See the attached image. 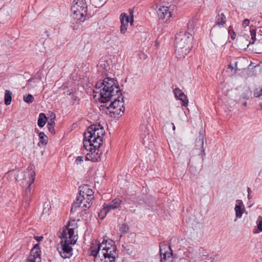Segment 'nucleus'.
Returning <instances> with one entry per match:
<instances>
[{
	"label": "nucleus",
	"instance_id": "32",
	"mask_svg": "<svg viewBox=\"0 0 262 262\" xmlns=\"http://www.w3.org/2000/svg\"><path fill=\"white\" fill-rule=\"evenodd\" d=\"M251 95V91L249 89H246L245 91L242 94V97L246 100L249 99Z\"/></svg>",
	"mask_w": 262,
	"mask_h": 262
},
{
	"label": "nucleus",
	"instance_id": "48",
	"mask_svg": "<svg viewBox=\"0 0 262 262\" xmlns=\"http://www.w3.org/2000/svg\"><path fill=\"white\" fill-rule=\"evenodd\" d=\"M235 36H236V33L235 32H232V35H231V38H232V39H234L235 38Z\"/></svg>",
	"mask_w": 262,
	"mask_h": 262
},
{
	"label": "nucleus",
	"instance_id": "24",
	"mask_svg": "<svg viewBox=\"0 0 262 262\" xmlns=\"http://www.w3.org/2000/svg\"><path fill=\"white\" fill-rule=\"evenodd\" d=\"M12 93L8 90H6L5 93L4 101L6 105L10 104L12 100Z\"/></svg>",
	"mask_w": 262,
	"mask_h": 262
},
{
	"label": "nucleus",
	"instance_id": "1",
	"mask_svg": "<svg viewBox=\"0 0 262 262\" xmlns=\"http://www.w3.org/2000/svg\"><path fill=\"white\" fill-rule=\"evenodd\" d=\"M76 228L75 221H70L68 225L63 229L61 237L64 239L60 242L57 248L60 256L63 258H70L72 255L71 245H74L77 239L75 230Z\"/></svg>",
	"mask_w": 262,
	"mask_h": 262
},
{
	"label": "nucleus",
	"instance_id": "7",
	"mask_svg": "<svg viewBox=\"0 0 262 262\" xmlns=\"http://www.w3.org/2000/svg\"><path fill=\"white\" fill-rule=\"evenodd\" d=\"M91 254L93 256L99 255L100 257L108 256L115 258L117 255L116 247L114 245L102 243L98 245L97 249L92 250Z\"/></svg>",
	"mask_w": 262,
	"mask_h": 262
},
{
	"label": "nucleus",
	"instance_id": "49",
	"mask_svg": "<svg viewBox=\"0 0 262 262\" xmlns=\"http://www.w3.org/2000/svg\"><path fill=\"white\" fill-rule=\"evenodd\" d=\"M145 138H146V136L143 139V144H145V142H146Z\"/></svg>",
	"mask_w": 262,
	"mask_h": 262
},
{
	"label": "nucleus",
	"instance_id": "17",
	"mask_svg": "<svg viewBox=\"0 0 262 262\" xmlns=\"http://www.w3.org/2000/svg\"><path fill=\"white\" fill-rule=\"evenodd\" d=\"M244 207L243 202L241 200H237L236 201L235 206L234 210L235 211V216L237 218H241L243 214V210L244 208H242Z\"/></svg>",
	"mask_w": 262,
	"mask_h": 262
},
{
	"label": "nucleus",
	"instance_id": "26",
	"mask_svg": "<svg viewBox=\"0 0 262 262\" xmlns=\"http://www.w3.org/2000/svg\"><path fill=\"white\" fill-rule=\"evenodd\" d=\"M252 44L253 45V47L252 48V50L254 51L256 53H260L262 52V42H257L256 43H254L252 42Z\"/></svg>",
	"mask_w": 262,
	"mask_h": 262
},
{
	"label": "nucleus",
	"instance_id": "14",
	"mask_svg": "<svg viewBox=\"0 0 262 262\" xmlns=\"http://www.w3.org/2000/svg\"><path fill=\"white\" fill-rule=\"evenodd\" d=\"M120 21L121 23L120 32L122 34H125L127 31L128 23H130L129 16L125 13H122L120 15Z\"/></svg>",
	"mask_w": 262,
	"mask_h": 262
},
{
	"label": "nucleus",
	"instance_id": "3",
	"mask_svg": "<svg viewBox=\"0 0 262 262\" xmlns=\"http://www.w3.org/2000/svg\"><path fill=\"white\" fill-rule=\"evenodd\" d=\"M192 35L190 32H180L176 36L175 54L177 58L185 57L190 52L192 47L191 41Z\"/></svg>",
	"mask_w": 262,
	"mask_h": 262
},
{
	"label": "nucleus",
	"instance_id": "30",
	"mask_svg": "<svg viewBox=\"0 0 262 262\" xmlns=\"http://www.w3.org/2000/svg\"><path fill=\"white\" fill-rule=\"evenodd\" d=\"M101 103H103V104H102L100 106L101 108H102V109H103L104 108H106L107 110H110V111H111L112 110V108H110V107H108V106L109 105L108 102L110 101L111 102V98H110L109 100H107L101 97Z\"/></svg>",
	"mask_w": 262,
	"mask_h": 262
},
{
	"label": "nucleus",
	"instance_id": "2",
	"mask_svg": "<svg viewBox=\"0 0 262 262\" xmlns=\"http://www.w3.org/2000/svg\"><path fill=\"white\" fill-rule=\"evenodd\" d=\"M226 23V17L224 13L219 14L215 17V24L210 31L211 39L213 43L216 46H223L227 42L230 29L224 27Z\"/></svg>",
	"mask_w": 262,
	"mask_h": 262
},
{
	"label": "nucleus",
	"instance_id": "12",
	"mask_svg": "<svg viewBox=\"0 0 262 262\" xmlns=\"http://www.w3.org/2000/svg\"><path fill=\"white\" fill-rule=\"evenodd\" d=\"M122 203V201L118 198L113 200L109 204H104L101 213L106 214L111 209L118 208Z\"/></svg>",
	"mask_w": 262,
	"mask_h": 262
},
{
	"label": "nucleus",
	"instance_id": "11",
	"mask_svg": "<svg viewBox=\"0 0 262 262\" xmlns=\"http://www.w3.org/2000/svg\"><path fill=\"white\" fill-rule=\"evenodd\" d=\"M27 262H41L40 250L39 245L35 244L32 249Z\"/></svg>",
	"mask_w": 262,
	"mask_h": 262
},
{
	"label": "nucleus",
	"instance_id": "27",
	"mask_svg": "<svg viewBox=\"0 0 262 262\" xmlns=\"http://www.w3.org/2000/svg\"><path fill=\"white\" fill-rule=\"evenodd\" d=\"M91 201L89 200H85L83 201V203L80 204V206L77 207V209L81 208V210H86L88 208H89L91 206Z\"/></svg>",
	"mask_w": 262,
	"mask_h": 262
},
{
	"label": "nucleus",
	"instance_id": "20",
	"mask_svg": "<svg viewBox=\"0 0 262 262\" xmlns=\"http://www.w3.org/2000/svg\"><path fill=\"white\" fill-rule=\"evenodd\" d=\"M94 141L92 140L91 138H85V133L84 134V139H83V147L87 150L89 151L91 149V147L96 148L97 146H95V143H94Z\"/></svg>",
	"mask_w": 262,
	"mask_h": 262
},
{
	"label": "nucleus",
	"instance_id": "8",
	"mask_svg": "<svg viewBox=\"0 0 262 262\" xmlns=\"http://www.w3.org/2000/svg\"><path fill=\"white\" fill-rule=\"evenodd\" d=\"M108 107L112 108L110 113L118 115H122L123 114L124 111L123 98L121 92L114 94V96L111 97V101Z\"/></svg>",
	"mask_w": 262,
	"mask_h": 262
},
{
	"label": "nucleus",
	"instance_id": "31",
	"mask_svg": "<svg viewBox=\"0 0 262 262\" xmlns=\"http://www.w3.org/2000/svg\"><path fill=\"white\" fill-rule=\"evenodd\" d=\"M71 10L73 12V14H72V17L73 18H77V14H79L81 16H85V15L86 14H81L82 13V11H78L77 10V8H76V7H72L71 8Z\"/></svg>",
	"mask_w": 262,
	"mask_h": 262
},
{
	"label": "nucleus",
	"instance_id": "34",
	"mask_svg": "<svg viewBox=\"0 0 262 262\" xmlns=\"http://www.w3.org/2000/svg\"><path fill=\"white\" fill-rule=\"evenodd\" d=\"M40 80L37 79L35 78H31L27 82V86L29 88H32L33 87V84L35 83H38L39 82Z\"/></svg>",
	"mask_w": 262,
	"mask_h": 262
},
{
	"label": "nucleus",
	"instance_id": "15",
	"mask_svg": "<svg viewBox=\"0 0 262 262\" xmlns=\"http://www.w3.org/2000/svg\"><path fill=\"white\" fill-rule=\"evenodd\" d=\"M236 43L237 47L241 50L246 49L250 45L248 40L245 36L242 35L238 36Z\"/></svg>",
	"mask_w": 262,
	"mask_h": 262
},
{
	"label": "nucleus",
	"instance_id": "41",
	"mask_svg": "<svg viewBox=\"0 0 262 262\" xmlns=\"http://www.w3.org/2000/svg\"><path fill=\"white\" fill-rule=\"evenodd\" d=\"M70 95H71V99L73 101V102L74 103L75 102H76V101L77 100H78V101L79 100V99H78V97L75 95V94H72V93H69V94Z\"/></svg>",
	"mask_w": 262,
	"mask_h": 262
},
{
	"label": "nucleus",
	"instance_id": "53",
	"mask_svg": "<svg viewBox=\"0 0 262 262\" xmlns=\"http://www.w3.org/2000/svg\"><path fill=\"white\" fill-rule=\"evenodd\" d=\"M248 192L249 193V192H250V188H248Z\"/></svg>",
	"mask_w": 262,
	"mask_h": 262
},
{
	"label": "nucleus",
	"instance_id": "23",
	"mask_svg": "<svg viewBox=\"0 0 262 262\" xmlns=\"http://www.w3.org/2000/svg\"><path fill=\"white\" fill-rule=\"evenodd\" d=\"M162 250L161 249H160V252L161 255V258L160 261L161 262H169L171 261V254L172 253L170 252H165L163 253V256L162 255Z\"/></svg>",
	"mask_w": 262,
	"mask_h": 262
},
{
	"label": "nucleus",
	"instance_id": "16",
	"mask_svg": "<svg viewBox=\"0 0 262 262\" xmlns=\"http://www.w3.org/2000/svg\"><path fill=\"white\" fill-rule=\"evenodd\" d=\"M72 7H76L78 11H82V14L87 13V5L83 0H76Z\"/></svg>",
	"mask_w": 262,
	"mask_h": 262
},
{
	"label": "nucleus",
	"instance_id": "51",
	"mask_svg": "<svg viewBox=\"0 0 262 262\" xmlns=\"http://www.w3.org/2000/svg\"><path fill=\"white\" fill-rule=\"evenodd\" d=\"M243 106H247V102H245L243 103Z\"/></svg>",
	"mask_w": 262,
	"mask_h": 262
},
{
	"label": "nucleus",
	"instance_id": "29",
	"mask_svg": "<svg viewBox=\"0 0 262 262\" xmlns=\"http://www.w3.org/2000/svg\"><path fill=\"white\" fill-rule=\"evenodd\" d=\"M40 139V142L43 145H46L48 143V137L43 132H40L38 134Z\"/></svg>",
	"mask_w": 262,
	"mask_h": 262
},
{
	"label": "nucleus",
	"instance_id": "13",
	"mask_svg": "<svg viewBox=\"0 0 262 262\" xmlns=\"http://www.w3.org/2000/svg\"><path fill=\"white\" fill-rule=\"evenodd\" d=\"M157 14L160 18L165 21H167L172 16L169 8L166 6L160 7L157 10Z\"/></svg>",
	"mask_w": 262,
	"mask_h": 262
},
{
	"label": "nucleus",
	"instance_id": "44",
	"mask_svg": "<svg viewBox=\"0 0 262 262\" xmlns=\"http://www.w3.org/2000/svg\"><path fill=\"white\" fill-rule=\"evenodd\" d=\"M55 118V116L54 115L53 118H51L48 122V126H52L54 124V119Z\"/></svg>",
	"mask_w": 262,
	"mask_h": 262
},
{
	"label": "nucleus",
	"instance_id": "28",
	"mask_svg": "<svg viewBox=\"0 0 262 262\" xmlns=\"http://www.w3.org/2000/svg\"><path fill=\"white\" fill-rule=\"evenodd\" d=\"M195 26V22L194 20H190L187 24V32H190L192 35V33L193 31Z\"/></svg>",
	"mask_w": 262,
	"mask_h": 262
},
{
	"label": "nucleus",
	"instance_id": "37",
	"mask_svg": "<svg viewBox=\"0 0 262 262\" xmlns=\"http://www.w3.org/2000/svg\"><path fill=\"white\" fill-rule=\"evenodd\" d=\"M77 18H73V19L76 20L77 23H81V22H83L85 20V16H81L79 14H77Z\"/></svg>",
	"mask_w": 262,
	"mask_h": 262
},
{
	"label": "nucleus",
	"instance_id": "52",
	"mask_svg": "<svg viewBox=\"0 0 262 262\" xmlns=\"http://www.w3.org/2000/svg\"><path fill=\"white\" fill-rule=\"evenodd\" d=\"M35 130L36 132H38V129L37 128H35Z\"/></svg>",
	"mask_w": 262,
	"mask_h": 262
},
{
	"label": "nucleus",
	"instance_id": "19",
	"mask_svg": "<svg viewBox=\"0 0 262 262\" xmlns=\"http://www.w3.org/2000/svg\"><path fill=\"white\" fill-rule=\"evenodd\" d=\"M204 135L203 134L200 133L199 136L195 141V146L198 149L200 150V155L204 154Z\"/></svg>",
	"mask_w": 262,
	"mask_h": 262
},
{
	"label": "nucleus",
	"instance_id": "36",
	"mask_svg": "<svg viewBox=\"0 0 262 262\" xmlns=\"http://www.w3.org/2000/svg\"><path fill=\"white\" fill-rule=\"evenodd\" d=\"M254 96L256 98H262V88L256 89L254 92Z\"/></svg>",
	"mask_w": 262,
	"mask_h": 262
},
{
	"label": "nucleus",
	"instance_id": "38",
	"mask_svg": "<svg viewBox=\"0 0 262 262\" xmlns=\"http://www.w3.org/2000/svg\"><path fill=\"white\" fill-rule=\"evenodd\" d=\"M129 15L130 16L131 18H130V25H132L134 23V10L132 9H129L128 10Z\"/></svg>",
	"mask_w": 262,
	"mask_h": 262
},
{
	"label": "nucleus",
	"instance_id": "45",
	"mask_svg": "<svg viewBox=\"0 0 262 262\" xmlns=\"http://www.w3.org/2000/svg\"><path fill=\"white\" fill-rule=\"evenodd\" d=\"M101 212V210L99 212L98 216L101 219H103L106 214H104L103 213L100 214Z\"/></svg>",
	"mask_w": 262,
	"mask_h": 262
},
{
	"label": "nucleus",
	"instance_id": "46",
	"mask_svg": "<svg viewBox=\"0 0 262 262\" xmlns=\"http://www.w3.org/2000/svg\"><path fill=\"white\" fill-rule=\"evenodd\" d=\"M34 237L38 242L42 241V239H43L42 236H35Z\"/></svg>",
	"mask_w": 262,
	"mask_h": 262
},
{
	"label": "nucleus",
	"instance_id": "22",
	"mask_svg": "<svg viewBox=\"0 0 262 262\" xmlns=\"http://www.w3.org/2000/svg\"><path fill=\"white\" fill-rule=\"evenodd\" d=\"M129 231V227L127 223H123L119 225V239H120L122 235L127 233Z\"/></svg>",
	"mask_w": 262,
	"mask_h": 262
},
{
	"label": "nucleus",
	"instance_id": "40",
	"mask_svg": "<svg viewBox=\"0 0 262 262\" xmlns=\"http://www.w3.org/2000/svg\"><path fill=\"white\" fill-rule=\"evenodd\" d=\"M83 158L82 156H78L77 159H76L75 163L77 165H79L82 162H83Z\"/></svg>",
	"mask_w": 262,
	"mask_h": 262
},
{
	"label": "nucleus",
	"instance_id": "47",
	"mask_svg": "<svg viewBox=\"0 0 262 262\" xmlns=\"http://www.w3.org/2000/svg\"><path fill=\"white\" fill-rule=\"evenodd\" d=\"M48 129H49V130L50 132H51V133H53L54 132V127H53V125L49 126Z\"/></svg>",
	"mask_w": 262,
	"mask_h": 262
},
{
	"label": "nucleus",
	"instance_id": "5",
	"mask_svg": "<svg viewBox=\"0 0 262 262\" xmlns=\"http://www.w3.org/2000/svg\"><path fill=\"white\" fill-rule=\"evenodd\" d=\"M94 192L88 185H83L79 188V195L77 196L76 200L73 203L71 212H74L77 211V207L80 206V204L83 201H92L93 199Z\"/></svg>",
	"mask_w": 262,
	"mask_h": 262
},
{
	"label": "nucleus",
	"instance_id": "9",
	"mask_svg": "<svg viewBox=\"0 0 262 262\" xmlns=\"http://www.w3.org/2000/svg\"><path fill=\"white\" fill-rule=\"evenodd\" d=\"M35 175V171L33 170H27L24 173V180L25 182L28 184V187L26 188L25 191V194L27 195V200L30 198L31 193V185L34 181Z\"/></svg>",
	"mask_w": 262,
	"mask_h": 262
},
{
	"label": "nucleus",
	"instance_id": "33",
	"mask_svg": "<svg viewBox=\"0 0 262 262\" xmlns=\"http://www.w3.org/2000/svg\"><path fill=\"white\" fill-rule=\"evenodd\" d=\"M24 100L28 103L33 102L34 100V97L31 94H28L26 96H24Z\"/></svg>",
	"mask_w": 262,
	"mask_h": 262
},
{
	"label": "nucleus",
	"instance_id": "50",
	"mask_svg": "<svg viewBox=\"0 0 262 262\" xmlns=\"http://www.w3.org/2000/svg\"><path fill=\"white\" fill-rule=\"evenodd\" d=\"M171 125L172 126L173 130H174L176 128V127H175L174 124L172 123H171Z\"/></svg>",
	"mask_w": 262,
	"mask_h": 262
},
{
	"label": "nucleus",
	"instance_id": "6",
	"mask_svg": "<svg viewBox=\"0 0 262 262\" xmlns=\"http://www.w3.org/2000/svg\"><path fill=\"white\" fill-rule=\"evenodd\" d=\"M105 134V131L103 127L100 125H91L87 129L85 133V138H90L95 143V146L100 147L102 144V137Z\"/></svg>",
	"mask_w": 262,
	"mask_h": 262
},
{
	"label": "nucleus",
	"instance_id": "10",
	"mask_svg": "<svg viewBox=\"0 0 262 262\" xmlns=\"http://www.w3.org/2000/svg\"><path fill=\"white\" fill-rule=\"evenodd\" d=\"M100 147L96 148L91 147V149L89 150L86 154L85 159L86 160L91 161L95 162L99 161L100 159V156L102 152L99 149Z\"/></svg>",
	"mask_w": 262,
	"mask_h": 262
},
{
	"label": "nucleus",
	"instance_id": "42",
	"mask_svg": "<svg viewBox=\"0 0 262 262\" xmlns=\"http://www.w3.org/2000/svg\"><path fill=\"white\" fill-rule=\"evenodd\" d=\"M250 21L248 19H245L242 24V26L243 27L245 28L248 26L249 24Z\"/></svg>",
	"mask_w": 262,
	"mask_h": 262
},
{
	"label": "nucleus",
	"instance_id": "21",
	"mask_svg": "<svg viewBox=\"0 0 262 262\" xmlns=\"http://www.w3.org/2000/svg\"><path fill=\"white\" fill-rule=\"evenodd\" d=\"M95 257V262H115V257L113 256H102L100 257L99 255L94 256Z\"/></svg>",
	"mask_w": 262,
	"mask_h": 262
},
{
	"label": "nucleus",
	"instance_id": "35",
	"mask_svg": "<svg viewBox=\"0 0 262 262\" xmlns=\"http://www.w3.org/2000/svg\"><path fill=\"white\" fill-rule=\"evenodd\" d=\"M256 223L257 226V231L255 230L253 231V233L255 234L262 231V219L260 220H257Z\"/></svg>",
	"mask_w": 262,
	"mask_h": 262
},
{
	"label": "nucleus",
	"instance_id": "39",
	"mask_svg": "<svg viewBox=\"0 0 262 262\" xmlns=\"http://www.w3.org/2000/svg\"><path fill=\"white\" fill-rule=\"evenodd\" d=\"M250 34L251 36V39L253 40H255L256 39V31L254 29L250 30Z\"/></svg>",
	"mask_w": 262,
	"mask_h": 262
},
{
	"label": "nucleus",
	"instance_id": "25",
	"mask_svg": "<svg viewBox=\"0 0 262 262\" xmlns=\"http://www.w3.org/2000/svg\"><path fill=\"white\" fill-rule=\"evenodd\" d=\"M47 120V118L45 114L42 113H40L39 115V118L38 119V125L40 127H43L45 125Z\"/></svg>",
	"mask_w": 262,
	"mask_h": 262
},
{
	"label": "nucleus",
	"instance_id": "43",
	"mask_svg": "<svg viewBox=\"0 0 262 262\" xmlns=\"http://www.w3.org/2000/svg\"><path fill=\"white\" fill-rule=\"evenodd\" d=\"M139 58L141 59H145L147 58V56L143 52H140L139 54Z\"/></svg>",
	"mask_w": 262,
	"mask_h": 262
},
{
	"label": "nucleus",
	"instance_id": "18",
	"mask_svg": "<svg viewBox=\"0 0 262 262\" xmlns=\"http://www.w3.org/2000/svg\"><path fill=\"white\" fill-rule=\"evenodd\" d=\"M174 92L176 97L182 102L183 105L186 106L188 102L187 96L179 89H176Z\"/></svg>",
	"mask_w": 262,
	"mask_h": 262
},
{
	"label": "nucleus",
	"instance_id": "4",
	"mask_svg": "<svg viewBox=\"0 0 262 262\" xmlns=\"http://www.w3.org/2000/svg\"><path fill=\"white\" fill-rule=\"evenodd\" d=\"M116 81L114 78L106 77L102 81L97 82L95 85L96 90H100L101 97L109 100L112 96H114V94L121 92ZM96 93L97 92L96 91Z\"/></svg>",
	"mask_w": 262,
	"mask_h": 262
}]
</instances>
